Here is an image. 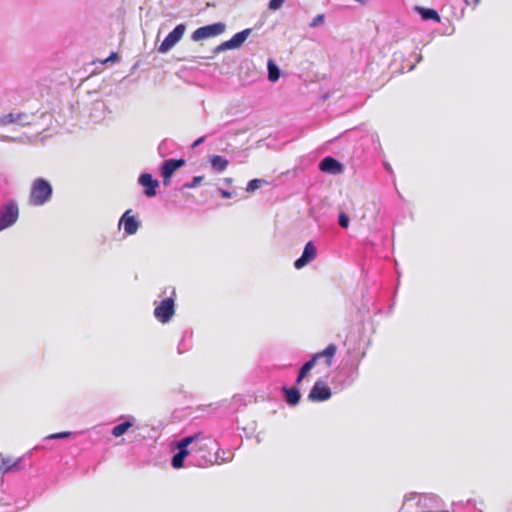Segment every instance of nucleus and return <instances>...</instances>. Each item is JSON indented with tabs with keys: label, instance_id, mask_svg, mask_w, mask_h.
<instances>
[{
	"label": "nucleus",
	"instance_id": "nucleus-2",
	"mask_svg": "<svg viewBox=\"0 0 512 512\" xmlns=\"http://www.w3.org/2000/svg\"><path fill=\"white\" fill-rule=\"evenodd\" d=\"M52 194L53 188L51 184L43 178H36L30 187L29 204L32 206H42L51 199Z\"/></svg>",
	"mask_w": 512,
	"mask_h": 512
},
{
	"label": "nucleus",
	"instance_id": "nucleus-1",
	"mask_svg": "<svg viewBox=\"0 0 512 512\" xmlns=\"http://www.w3.org/2000/svg\"><path fill=\"white\" fill-rule=\"evenodd\" d=\"M336 351L337 346L335 344H329L323 351L314 354L311 360L300 368L296 384L299 385L315 365H322L325 369H329L333 364Z\"/></svg>",
	"mask_w": 512,
	"mask_h": 512
},
{
	"label": "nucleus",
	"instance_id": "nucleus-11",
	"mask_svg": "<svg viewBox=\"0 0 512 512\" xmlns=\"http://www.w3.org/2000/svg\"><path fill=\"white\" fill-rule=\"evenodd\" d=\"M317 254L316 247L312 242H308L303 250V253L300 258H298L294 262V266L296 269H301L306 266L309 262L315 259Z\"/></svg>",
	"mask_w": 512,
	"mask_h": 512
},
{
	"label": "nucleus",
	"instance_id": "nucleus-26",
	"mask_svg": "<svg viewBox=\"0 0 512 512\" xmlns=\"http://www.w3.org/2000/svg\"><path fill=\"white\" fill-rule=\"evenodd\" d=\"M339 225L343 228H347L349 226V217L345 213L339 214Z\"/></svg>",
	"mask_w": 512,
	"mask_h": 512
},
{
	"label": "nucleus",
	"instance_id": "nucleus-25",
	"mask_svg": "<svg viewBox=\"0 0 512 512\" xmlns=\"http://www.w3.org/2000/svg\"><path fill=\"white\" fill-rule=\"evenodd\" d=\"M71 435V432H59V433H54V434H50L46 437V439H49V440H52V439H62V438H67Z\"/></svg>",
	"mask_w": 512,
	"mask_h": 512
},
{
	"label": "nucleus",
	"instance_id": "nucleus-29",
	"mask_svg": "<svg viewBox=\"0 0 512 512\" xmlns=\"http://www.w3.org/2000/svg\"><path fill=\"white\" fill-rule=\"evenodd\" d=\"M203 140H204V138H203V137H201V138L197 139V140L194 142L193 147L198 146L200 143H202V142H203Z\"/></svg>",
	"mask_w": 512,
	"mask_h": 512
},
{
	"label": "nucleus",
	"instance_id": "nucleus-22",
	"mask_svg": "<svg viewBox=\"0 0 512 512\" xmlns=\"http://www.w3.org/2000/svg\"><path fill=\"white\" fill-rule=\"evenodd\" d=\"M268 78L272 82L279 79V69L272 62H269L268 64Z\"/></svg>",
	"mask_w": 512,
	"mask_h": 512
},
{
	"label": "nucleus",
	"instance_id": "nucleus-6",
	"mask_svg": "<svg viewBox=\"0 0 512 512\" xmlns=\"http://www.w3.org/2000/svg\"><path fill=\"white\" fill-rule=\"evenodd\" d=\"M225 28V24L221 22L202 26L192 33L191 38L194 41H201L204 39L216 37L221 35L225 31Z\"/></svg>",
	"mask_w": 512,
	"mask_h": 512
},
{
	"label": "nucleus",
	"instance_id": "nucleus-13",
	"mask_svg": "<svg viewBox=\"0 0 512 512\" xmlns=\"http://www.w3.org/2000/svg\"><path fill=\"white\" fill-rule=\"evenodd\" d=\"M319 168L322 172L330 174H340L343 171V165L332 157H325L319 164Z\"/></svg>",
	"mask_w": 512,
	"mask_h": 512
},
{
	"label": "nucleus",
	"instance_id": "nucleus-32",
	"mask_svg": "<svg viewBox=\"0 0 512 512\" xmlns=\"http://www.w3.org/2000/svg\"><path fill=\"white\" fill-rule=\"evenodd\" d=\"M117 57V54L113 53L110 55V57L108 59L105 60V62L109 61V60H114V58Z\"/></svg>",
	"mask_w": 512,
	"mask_h": 512
},
{
	"label": "nucleus",
	"instance_id": "nucleus-7",
	"mask_svg": "<svg viewBox=\"0 0 512 512\" xmlns=\"http://www.w3.org/2000/svg\"><path fill=\"white\" fill-rule=\"evenodd\" d=\"M250 33L251 29H245L241 32L236 33L230 40L225 41L220 45L216 46L213 49L212 56H210L209 58H213L215 55L219 54L222 51L239 48L247 39Z\"/></svg>",
	"mask_w": 512,
	"mask_h": 512
},
{
	"label": "nucleus",
	"instance_id": "nucleus-5",
	"mask_svg": "<svg viewBox=\"0 0 512 512\" xmlns=\"http://www.w3.org/2000/svg\"><path fill=\"white\" fill-rule=\"evenodd\" d=\"M182 440H188L187 448L190 451V455L193 453H205L209 452V445L211 444V439L209 437L204 436L202 433H196L191 436H187Z\"/></svg>",
	"mask_w": 512,
	"mask_h": 512
},
{
	"label": "nucleus",
	"instance_id": "nucleus-19",
	"mask_svg": "<svg viewBox=\"0 0 512 512\" xmlns=\"http://www.w3.org/2000/svg\"><path fill=\"white\" fill-rule=\"evenodd\" d=\"M283 391H284V393L286 395V401H287L288 404L293 405V406L298 404V402L300 400V392H299L298 388H296V387H292V388L284 387Z\"/></svg>",
	"mask_w": 512,
	"mask_h": 512
},
{
	"label": "nucleus",
	"instance_id": "nucleus-24",
	"mask_svg": "<svg viewBox=\"0 0 512 512\" xmlns=\"http://www.w3.org/2000/svg\"><path fill=\"white\" fill-rule=\"evenodd\" d=\"M203 180V176H195L190 183H185L184 188H194L200 184Z\"/></svg>",
	"mask_w": 512,
	"mask_h": 512
},
{
	"label": "nucleus",
	"instance_id": "nucleus-31",
	"mask_svg": "<svg viewBox=\"0 0 512 512\" xmlns=\"http://www.w3.org/2000/svg\"><path fill=\"white\" fill-rule=\"evenodd\" d=\"M221 194H222V196H223V197H225V198L230 197V193H229V192H227V191H225V190H221Z\"/></svg>",
	"mask_w": 512,
	"mask_h": 512
},
{
	"label": "nucleus",
	"instance_id": "nucleus-14",
	"mask_svg": "<svg viewBox=\"0 0 512 512\" xmlns=\"http://www.w3.org/2000/svg\"><path fill=\"white\" fill-rule=\"evenodd\" d=\"M119 224L124 225V230L128 235H133L139 228V222L135 216L131 215V210H127L121 217Z\"/></svg>",
	"mask_w": 512,
	"mask_h": 512
},
{
	"label": "nucleus",
	"instance_id": "nucleus-23",
	"mask_svg": "<svg viewBox=\"0 0 512 512\" xmlns=\"http://www.w3.org/2000/svg\"><path fill=\"white\" fill-rule=\"evenodd\" d=\"M263 182H264L263 180H259V179H253V180L249 181L247 184V187H246V191L249 193L254 192L256 189L260 188V186Z\"/></svg>",
	"mask_w": 512,
	"mask_h": 512
},
{
	"label": "nucleus",
	"instance_id": "nucleus-27",
	"mask_svg": "<svg viewBox=\"0 0 512 512\" xmlns=\"http://www.w3.org/2000/svg\"><path fill=\"white\" fill-rule=\"evenodd\" d=\"M284 2L285 0H270L269 9L277 10L283 5Z\"/></svg>",
	"mask_w": 512,
	"mask_h": 512
},
{
	"label": "nucleus",
	"instance_id": "nucleus-21",
	"mask_svg": "<svg viewBox=\"0 0 512 512\" xmlns=\"http://www.w3.org/2000/svg\"><path fill=\"white\" fill-rule=\"evenodd\" d=\"M132 422L131 421H125L119 425H116L113 429H112V435L114 437H120L122 436L124 433H126V431L132 427Z\"/></svg>",
	"mask_w": 512,
	"mask_h": 512
},
{
	"label": "nucleus",
	"instance_id": "nucleus-17",
	"mask_svg": "<svg viewBox=\"0 0 512 512\" xmlns=\"http://www.w3.org/2000/svg\"><path fill=\"white\" fill-rule=\"evenodd\" d=\"M21 458L4 457L0 454V473L6 474L11 471L19 470Z\"/></svg>",
	"mask_w": 512,
	"mask_h": 512
},
{
	"label": "nucleus",
	"instance_id": "nucleus-9",
	"mask_svg": "<svg viewBox=\"0 0 512 512\" xmlns=\"http://www.w3.org/2000/svg\"><path fill=\"white\" fill-rule=\"evenodd\" d=\"M185 165V160L183 159H169L163 162L161 168V175L163 177V184L168 186L171 181V177L173 173Z\"/></svg>",
	"mask_w": 512,
	"mask_h": 512
},
{
	"label": "nucleus",
	"instance_id": "nucleus-16",
	"mask_svg": "<svg viewBox=\"0 0 512 512\" xmlns=\"http://www.w3.org/2000/svg\"><path fill=\"white\" fill-rule=\"evenodd\" d=\"M25 113H9L0 117V126H8L11 124L25 125L28 122Z\"/></svg>",
	"mask_w": 512,
	"mask_h": 512
},
{
	"label": "nucleus",
	"instance_id": "nucleus-30",
	"mask_svg": "<svg viewBox=\"0 0 512 512\" xmlns=\"http://www.w3.org/2000/svg\"><path fill=\"white\" fill-rule=\"evenodd\" d=\"M202 458H203V460H204V461H203V462H199V463H197V465H198V466L206 465V464L209 462L208 460H206V457H205V456H203Z\"/></svg>",
	"mask_w": 512,
	"mask_h": 512
},
{
	"label": "nucleus",
	"instance_id": "nucleus-10",
	"mask_svg": "<svg viewBox=\"0 0 512 512\" xmlns=\"http://www.w3.org/2000/svg\"><path fill=\"white\" fill-rule=\"evenodd\" d=\"M331 395L332 394L328 386H326L322 381H316L310 390L308 399L312 402L326 401L331 397Z\"/></svg>",
	"mask_w": 512,
	"mask_h": 512
},
{
	"label": "nucleus",
	"instance_id": "nucleus-15",
	"mask_svg": "<svg viewBox=\"0 0 512 512\" xmlns=\"http://www.w3.org/2000/svg\"><path fill=\"white\" fill-rule=\"evenodd\" d=\"M139 183L145 188V195L147 197H153L156 195V188L159 183L157 180L152 178L151 174L144 173L140 175Z\"/></svg>",
	"mask_w": 512,
	"mask_h": 512
},
{
	"label": "nucleus",
	"instance_id": "nucleus-28",
	"mask_svg": "<svg viewBox=\"0 0 512 512\" xmlns=\"http://www.w3.org/2000/svg\"><path fill=\"white\" fill-rule=\"evenodd\" d=\"M323 21H324V15H323V14L317 15V16L313 19V21L311 22L310 26H311V27H315V26H317V25H319V24L323 23Z\"/></svg>",
	"mask_w": 512,
	"mask_h": 512
},
{
	"label": "nucleus",
	"instance_id": "nucleus-3",
	"mask_svg": "<svg viewBox=\"0 0 512 512\" xmlns=\"http://www.w3.org/2000/svg\"><path fill=\"white\" fill-rule=\"evenodd\" d=\"M175 314V298L173 296L161 300L154 308L155 318L165 324L168 323Z\"/></svg>",
	"mask_w": 512,
	"mask_h": 512
},
{
	"label": "nucleus",
	"instance_id": "nucleus-8",
	"mask_svg": "<svg viewBox=\"0 0 512 512\" xmlns=\"http://www.w3.org/2000/svg\"><path fill=\"white\" fill-rule=\"evenodd\" d=\"M185 25L179 24L177 25L162 41L159 46L160 53L168 52L176 43H178L184 35Z\"/></svg>",
	"mask_w": 512,
	"mask_h": 512
},
{
	"label": "nucleus",
	"instance_id": "nucleus-12",
	"mask_svg": "<svg viewBox=\"0 0 512 512\" xmlns=\"http://www.w3.org/2000/svg\"><path fill=\"white\" fill-rule=\"evenodd\" d=\"M188 440H180L177 443L178 452L173 456L171 465L175 469H180L184 465V459L190 455V451L187 448Z\"/></svg>",
	"mask_w": 512,
	"mask_h": 512
},
{
	"label": "nucleus",
	"instance_id": "nucleus-18",
	"mask_svg": "<svg viewBox=\"0 0 512 512\" xmlns=\"http://www.w3.org/2000/svg\"><path fill=\"white\" fill-rule=\"evenodd\" d=\"M210 164L215 171L222 172L228 167L229 161L220 155H212Z\"/></svg>",
	"mask_w": 512,
	"mask_h": 512
},
{
	"label": "nucleus",
	"instance_id": "nucleus-33",
	"mask_svg": "<svg viewBox=\"0 0 512 512\" xmlns=\"http://www.w3.org/2000/svg\"><path fill=\"white\" fill-rule=\"evenodd\" d=\"M481 0H473V5L477 6L480 3Z\"/></svg>",
	"mask_w": 512,
	"mask_h": 512
},
{
	"label": "nucleus",
	"instance_id": "nucleus-20",
	"mask_svg": "<svg viewBox=\"0 0 512 512\" xmlns=\"http://www.w3.org/2000/svg\"><path fill=\"white\" fill-rule=\"evenodd\" d=\"M419 12L424 20H434L436 22H440V16L434 9L419 8Z\"/></svg>",
	"mask_w": 512,
	"mask_h": 512
},
{
	"label": "nucleus",
	"instance_id": "nucleus-4",
	"mask_svg": "<svg viewBox=\"0 0 512 512\" xmlns=\"http://www.w3.org/2000/svg\"><path fill=\"white\" fill-rule=\"evenodd\" d=\"M19 207L16 202L9 201L0 208V231L14 225L19 218Z\"/></svg>",
	"mask_w": 512,
	"mask_h": 512
}]
</instances>
